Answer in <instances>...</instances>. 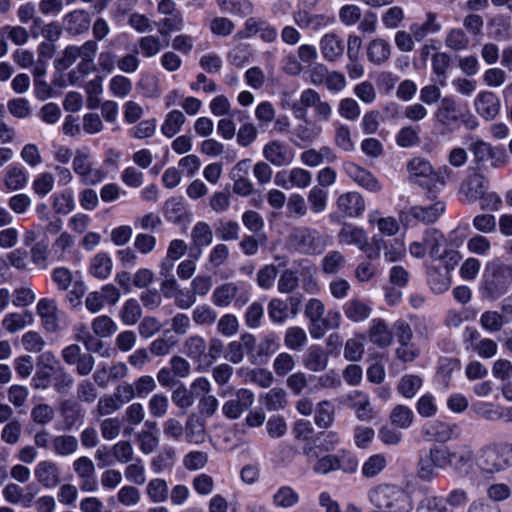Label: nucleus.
<instances>
[{"instance_id":"obj_58","label":"nucleus","mask_w":512,"mask_h":512,"mask_svg":"<svg viewBox=\"0 0 512 512\" xmlns=\"http://www.w3.org/2000/svg\"><path fill=\"white\" fill-rule=\"evenodd\" d=\"M365 336L358 334L348 339L344 348V357L352 362L359 361L364 353Z\"/></svg>"},{"instance_id":"obj_37","label":"nucleus","mask_w":512,"mask_h":512,"mask_svg":"<svg viewBox=\"0 0 512 512\" xmlns=\"http://www.w3.org/2000/svg\"><path fill=\"white\" fill-rule=\"evenodd\" d=\"M335 420V407L329 400L320 401L314 410V422L316 426L327 429Z\"/></svg>"},{"instance_id":"obj_49","label":"nucleus","mask_w":512,"mask_h":512,"mask_svg":"<svg viewBox=\"0 0 512 512\" xmlns=\"http://www.w3.org/2000/svg\"><path fill=\"white\" fill-rule=\"evenodd\" d=\"M60 414L64 420L65 430H71L83 417L80 406L71 400H66L61 404Z\"/></svg>"},{"instance_id":"obj_21","label":"nucleus","mask_w":512,"mask_h":512,"mask_svg":"<svg viewBox=\"0 0 512 512\" xmlns=\"http://www.w3.org/2000/svg\"><path fill=\"white\" fill-rule=\"evenodd\" d=\"M34 476L43 487L52 489L61 483L60 470L52 460L40 461L34 469Z\"/></svg>"},{"instance_id":"obj_13","label":"nucleus","mask_w":512,"mask_h":512,"mask_svg":"<svg viewBox=\"0 0 512 512\" xmlns=\"http://www.w3.org/2000/svg\"><path fill=\"white\" fill-rule=\"evenodd\" d=\"M259 34L260 38L267 42L272 43L276 41L278 32L277 29L269 24L266 20L250 17L245 21L244 29L237 33L239 38H250Z\"/></svg>"},{"instance_id":"obj_24","label":"nucleus","mask_w":512,"mask_h":512,"mask_svg":"<svg viewBox=\"0 0 512 512\" xmlns=\"http://www.w3.org/2000/svg\"><path fill=\"white\" fill-rule=\"evenodd\" d=\"M303 121L293 129V135L296 137L294 143L300 145H310L316 139L320 137L323 132L321 124L312 121L306 116V119H300Z\"/></svg>"},{"instance_id":"obj_7","label":"nucleus","mask_w":512,"mask_h":512,"mask_svg":"<svg viewBox=\"0 0 512 512\" xmlns=\"http://www.w3.org/2000/svg\"><path fill=\"white\" fill-rule=\"evenodd\" d=\"M450 467L449 447L433 446L420 457L417 464V476L419 479L431 482L437 476V469Z\"/></svg>"},{"instance_id":"obj_1","label":"nucleus","mask_w":512,"mask_h":512,"mask_svg":"<svg viewBox=\"0 0 512 512\" xmlns=\"http://www.w3.org/2000/svg\"><path fill=\"white\" fill-rule=\"evenodd\" d=\"M475 464L481 474L493 476L512 467V443L490 442L477 451Z\"/></svg>"},{"instance_id":"obj_32","label":"nucleus","mask_w":512,"mask_h":512,"mask_svg":"<svg viewBox=\"0 0 512 512\" xmlns=\"http://www.w3.org/2000/svg\"><path fill=\"white\" fill-rule=\"evenodd\" d=\"M66 31L71 35H79L90 27V17L84 10H74L63 18Z\"/></svg>"},{"instance_id":"obj_48","label":"nucleus","mask_w":512,"mask_h":512,"mask_svg":"<svg viewBox=\"0 0 512 512\" xmlns=\"http://www.w3.org/2000/svg\"><path fill=\"white\" fill-rule=\"evenodd\" d=\"M268 316L274 324H283L290 317L287 301L280 298H272L267 306Z\"/></svg>"},{"instance_id":"obj_57","label":"nucleus","mask_w":512,"mask_h":512,"mask_svg":"<svg viewBox=\"0 0 512 512\" xmlns=\"http://www.w3.org/2000/svg\"><path fill=\"white\" fill-rule=\"evenodd\" d=\"M420 143V128L415 126L402 127L396 135V144L402 148H409Z\"/></svg>"},{"instance_id":"obj_51","label":"nucleus","mask_w":512,"mask_h":512,"mask_svg":"<svg viewBox=\"0 0 512 512\" xmlns=\"http://www.w3.org/2000/svg\"><path fill=\"white\" fill-rule=\"evenodd\" d=\"M121 408V403L117 401L113 394H104L101 396L95 408L92 410V415L96 418H102L118 411Z\"/></svg>"},{"instance_id":"obj_4","label":"nucleus","mask_w":512,"mask_h":512,"mask_svg":"<svg viewBox=\"0 0 512 512\" xmlns=\"http://www.w3.org/2000/svg\"><path fill=\"white\" fill-rule=\"evenodd\" d=\"M290 108L296 119H306L308 109L311 108L313 110L312 121L318 124L330 121L333 114L331 104L322 100L320 94L312 88L303 90L299 99L293 102Z\"/></svg>"},{"instance_id":"obj_26","label":"nucleus","mask_w":512,"mask_h":512,"mask_svg":"<svg viewBox=\"0 0 512 512\" xmlns=\"http://www.w3.org/2000/svg\"><path fill=\"white\" fill-rule=\"evenodd\" d=\"M367 333L370 342L380 348H387L392 344L393 333L382 318L372 319Z\"/></svg>"},{"instance_id":"obj_39","label":"nucleus","mask_w":512,"mask_h":512,"mask_svg":"<svg viewBox=\"0 0 512 512\" xmlns=\"http://www.w3.org/2000/svg\"><path fill=\"white\" fill-rule=\"evenodd\" d=\"M486 189L484 177L480 174H474L462 184L461 192L468 201L473 202L482 197Z\"/></svg>"},{"instance_id":"obj_46","label":"nucleus","mask_w":512,"mask_h":512,"mask_svg":"<svg viewBox=\"0 0 512 512\" xmlns=\"http://www.w3.org/2000/svg\"><path fill=\"white\" fill-rule=\"evenodd\" d=\"M184 25V18L180 10L165 16L156 23L158 32L162 36L169 35L172 32L181 31L184 28Z\"/></svg>"},{"instance_id":"obj_16","label":"nucleus","mask_w":512,"mask_h":512,"mask_svg":"<svg viewBox=\"0 0 512 512\" xmlns=\"http://www.w3.org/2000/svg\"><path fill=\"white\" fill-rule=\"evenodd\" d=\"M303 454L307 457L308 462H313V471L316 474L325 475L331 471L338 470V456L335 454H326L322 457L319 455L317 446L306 445L303 447Z\"/></svg>"},{"instance_id":"obj_28","label":"nucleus","mask_w":512,"mask_h":512,"mask_svg":"<svg viewBox=\"0 0 512 512\" xmlns=\"http://www.w3.org/2000/svg\"><path fill=\"white\" fill-rule=\"evenodd\" d=\"M436 120L443 126L449 127L458 122L459 109L456 100L452 96H445L441 99L436 111Z\"/></svg>"},{"instance_id":"obj_18","label":"nucleus","mask_w":512,"mask_h":512,"mask_svg":"<svg viewBox=\"0 0 512 512\" xmlns=\"http://www.w3.org/2000/svg\"><path fill=\"white\" fill-rule=\"evenodd\" d=\"M254 399L255 396L252 391L245 388L238 389L235 393V399L224 403L222 412L229 419H237L253 405Z\"/></svg>"},{"instance_id":"obj_44","label":"nucleus","mask_w":512,"mask_h":512,"mask_svg":"<svg viewBox=\"0 0 512 512\" xmlns=\"http://www.w3.org/2000/svg\"><path fill=\"white\" fill-rule=\"evenodd\" d=\"M185 116L180 110H172L166 114L161 125V132L164 136L172 138L182 129L185 123Z\"/></svg>"},{"instance_id":"obj_56","label":"nucleus","mask_w":512,"mask_h":512,"mask_svg":"<svg viewBox=\"0 0 512 512\" xmlns=\"http://www.w3.org/2000/svg\"><path fill=\"white\" fill-rule=\"evenodd\" d=\"M175 461V450L164 448L151 460V469L155 474H160L166 469L172 468Z\"/></svg>"},{"instance_id":"obj_33","label":"nucleus","mask_w":512,"mask_h":512,"mask_svg":"<svg viewBox=\"0 0 512 512\" xmlns=\"http://www.w3.org/2000/svg\"><path fill=\"white\" fill-rule=\"evenodd\" d=\"M409 29L415 40L420 42L429 34L438 33L442 29V25L437 21L436 14L429 12L423 23H413Z\"/></svg>"},{"instance_id":"obj_10","label":"nucleus","mask_w":512,"mask_h":512,"mask_svg":"<svg viewBox=\"0 0 512 512\" xmlns=\"http://www.w3.org/2000/svg\"><path fill=\"white\" fill-rule=\"evenodd\" d=\"M338 241L344 245H354L366 253L368 259H375L380 254V246L375 241V248L372 249L368 244V236L364 229L345 223L338 233Z\"/></svg>"},{"instance_id":"obj_12","label":"nucleus","mask_w":512,"mask_h":512,"mask_svg":"<svg viewBox=\"0 0 512 512\" xmlns=\"http://www.w3.org/2000/svg\"><path fill=\"white\" fill-rule=\"evenodd\" d=\"M346 403L354 411L356 418L362 422H370L377 415L370 396L361 390H354L347 394Z\"/></svg>"},{"instance_id":"obj_38","label":"nucleus","mask_w":512,"mask_h":512,"mask_svg":"<svg viewBox=\"0 0 512 512\" xmlns=\"http://www.w3.org/2000/svg\"><path fill=\"white\" fill-rule=\"evenodd\" d=\"M78 447V440L73 435H56L52 439V451L60 457H67L74 454L78 450Z\"/></svg>"},{"instance_id":"obj_52","label":"nucleus","mask_w":512,"mask_h":512,"mask_svg":"<svg viewBox=\"0 0 512 512\" xmlns=\"http://www.w3.org/2000/svg\"><path fill=\"white\" fill-rule=\"evenodd\" d=\"M417 512H452L445 499L438 495H426L416 508Z\"/></svg>"},{"instance_id":"obj_64","label":"nucleus","mask_w":512,"mask_h":512,"mask_svg":"<svg viewBox=\"0 0 512 512\" xmlns=\"http://www.w3.org/2000/svg\"><path fill=\"white\" fill-rule=\"evenodd\" d=\"M328 193L319 186L312 187L307 195L310 209L313 213H322L327 206Z\"/></svg>"},{"instance_id":"obj_14","label":"nucleus","mask_w":512,"mask_h":512,"mask_svg":"<svg viewBox=\"0 0 512 512\" xmlns=\"http://www.w3.org/2000/svg\"><path fill=\"white\" fill-rule=\"evenodd\" d=\"M239 287L234 282H226L217 286L212 293L211 300L212 303L219 308L228 307L233 301H235V305L242 307L248 301V296L240 295Z\"/></svg>"},{"instance_id":"obj_22","label":"nucleus","mask_w":512,"mask_h":512,"mask_svg":"<svg viewBox=\"0 0 512 512\" xmlns=\"http://www.w3.org/2000/svg\"><path fill=\"white\" fill-rule=\"evenodd\" d=\"M456 429V424H449L442 421H430L424 424L421 429V434L428 441L446 443L452 439Z\"/></svg>"},{"instance_id":"obj_9","label":"nucleus","mask_w":512,"mask_h":512,"mask_svg":"<svg viewBox=\"0 0 512 512\" xmlns=\"http://www.w3.org/2000/svg\"><path fill=\"white\" fill-rule=\"evenodd\" d=\"M72 169L84 185H97L105 179L103 170L94 167L89 148L83 147L75 151Z\"/></svg>"},{"instance_id":"obj_54","label":"nucleus","mask_w":512,"mask_h":512,"mask_svg":"<svg viewBox=\"0 0 512 512\" xmlns=\"http://www.w3.org/2000/svg\"><path fill=\"white\" fill-rule=\"evenodd\" d=\"M125 479L137 486H141L146 482V468L143 461L138 458L133 463H129L124 469Z\"/></svg>"},{"instance_id":"obj_5","label":"nucleus","mask_w":512,"mask_h":512,"mask_svg":"<svg viewBox=\"0 0 512 512\" xmlns=\"http://www.w3.org/2000/svg\"><path fill=\"white\" fill-rule=\"evenodd\" d=\"M511 284L512 265L501 263L487 269L481 289L486 298L493 300L504 295Z\"/></svg>"},{"instance_id":"obj_63","label":"nucleus","mask_w":512,"mask_h":512,"mask_svg":"<svg viewBox=\"0 0 512 512\" xmlns=\"http://www.w3.org/2000/svg\"><path fill=\"white\" fill-rule=\"evenodd\" d=\"M157 127V120L155 118H150L146 120H142L132 128L128 130L129 135L132 138L142 140L151 138L155 132Z\"/></svg>"},{"instance_id":"obj_41","label":"nucleus","mask_w":512,"mask_h":512,"mask_svg":"<svg viewBox=\"0 0 512 512\" xmlns=\"http://www.w3.org/2000/svg\"><path fill=\"white\" fill-rule=\"evenodd\" d=\"M273 504L276 507L288 509L296 506L300 501V496L291 486H281L272 497Z\"/></svg>"},{"instance_id":"obj_27","label":"nucleus","mask_w":512,"mask_h":512,"mask_svg":"<svg viewBox=\"0 0 512 512\" xmlns=\"http://www.w3.org/2000/svg\"><path fill=\"white\" fill-rule=\"evenodd\" d=\"M392 47L386 39L377 37L372 39L366 47L367 59L374 65L386 63L391 56Z\"/></svg>"},{"instance_id":"obj_47","label":"nucleus","mask_w":512,"mask_h":512,"mask_svg":"<svg viewBox=\"0 0 512 512\" xmlns=\"http://www.w3.org/2000/svg\"><path fill=\"white\" fill-rule=\"evenodd\" d=\"M218 313L209 304H200L192 311V320L198 326L210 327L217 321Z\"/></svg>"},{"instance_id":"obj_25","label":"nucleus","mask_w":512,"mask_h":512,"mask_svg":"<svg viewBox=\"0 0 512 512\" xmlns=\"http://www.w3.org/2000/svg\"><path fill=\"white\" fill-rule=\"evenodd\" d=\"M336 203L339 211L346 217H358L365 210V201L357 192L341 194Z\"/></svg>"},{"instance_id":"obj_62","label":"nucleus","mask_w":512,"mask_h":512,"mask_svg":"<svg viewBox=\"0 0 512 512\" xmlns=\"http://www.w3.org/2000/svg\"><path fill=\"white\" fill-rule=\"evenodd\" d=\"M185 215V205L181 198H170L164 205V216L173 223H179Z\"/></svg>"},{"instance_id":"obj_17","label":"nucleus","mask_w":512,"mask_h":512,"mask_svg":"<svg viewBox=\"0 0 512 512\" xmlns=\"http://www.w3.org/2000/svg\"><path fill=\"white\" fill-rule=\"evenodd\" d=\"M263 157L267 163L275 167L287 166L293 161L292 151L285 143L279 140H271L264 145Z\"/></svg>"},{"instance_id":"obj_15","label":"nucleus","mask_w":512,"mask_h":512,"mask_svg":"<svg viewBox=\"0 0 512 512\" xmlns=\"http://www.w3.org/2000/svg\"><path fill=\"white\" fill-rule=\"evenodd\" d=\"M207 343L202 336H189L183 343V352L197 364V371H206L209 363H206Z\"/></svg>"},{"instance_id":"obj_8","label":"nucleus","mask_w":512,"mask_h":512,"mask_svg":"<svg viewBox=\"0 0 512 512\" xmlns=\"http://www.w3.org/2000/svg\"><path fill=\"white\" fill-rule=\"evenodd\" d=\"M289 239L297 251L306 255H316L324 251L326 241L321 234L309 227H295L291 230Z\"/></svg>"},{"instance_id":"obj_31","label":"nucleus","mask_w":512,"mask_h":512,"mask_svg":"<svg viewBox=\"0 0 512 512\" xmlns=\"http://www.w3.org/2000/svg\"><path fill=\"white\" fill-rule=\"evenodd\" d=\"M328 360V354L322 347L312 345L304 355L303 365L311 372H322L327 368Z\"/></svg>"},{"instance_id":"obj_55","label":"nucleus","mask_w":512,"mask_h":512,"mask_svg":"<svg viewBox=\"0 0 512 512\" xmlns=\"http://www.w3.org/2000/svg\"><path fill=\"white\" fill-rule=\"evenodd\" d=\"M91 328L95 335L101 338L110 337L118 330L117 324L107 315L94 318L91 323Z\"/></svg>"},{"instance_id":"obj_50","label":"nucleus","mask_w":512,"mask_h":512,"mask_svg":"<svg viewBox=\"0 0 512 512\" xmlns=\"http://www.w3.org/2000/svg\"><path fill=\"white\" fill-rule=\"evenodd\" d=\"M219 8L224 13H230L245 17L252 13L253 6L248 0H216Z\"/></svg>"},{"instance_id":"obj_40","label":"nucleus","mask_w":512,"mask_h":512,"mask_svg":"<svg viewBox=\"0 0 512 512\" xmlns=\"http://www.w3.org/2000/svg\"><path fill=\"white\" fill-rule=\"evenodd\" d=\"M451 57L448 53L438 51L432 54L431 66L433 73L438 77V84L440 86L446 85L447 73L450 68Z\"/></svg>"},{"instance_id":"obj_23","label":"nucleus","mask_w":512,"mask_h":512,"mask_svg":"<svg viewBox=\"0 0 512 512\" xmlns=\"http://www.w3.org/2000/svg\"><path fill=\"white\" fill-rule=\"evenodd\" d=\"M320 52L325 61L339 60L345 51L342 38L334 32L324 34L319 41Z\"/></svg>"},{"instance_id":"obj_6","label":"nucleus","mask_w":512,"mask_h":512,"mask_svg":"<svg viewBox=\"0 0 512 512\" xmlns=\"http://www.w3.org/2000/svg\"><path fill=\"white\" fill-rule=\"evenodd\" d=\"M445 242V237L439 230L429 228L425 230L421 240L410 244L409 252L411 256L418 259L429 255L432 260H441L447 253Z\"/></svg>"},{"instance_id":"obj_3","label":"nucleus","mask_w":512,"mask_h":512,"mask_svg":"<svg viewBox=\"0 0 512 512\" xmlns=\"http://www.w3.org/2000/svg\"><path fill=\"white\" fill-rule=\"evenodd\" d=\"M304 315L309 322V333L314 339H321L328 330L337 329L341 322V315L338 311L330 310L325 316V305L317 298L307 301Z\"/></svg>"},{"instance_id":"obj_61","label":"nucleus","mask_w":512,"mask_h":512,"mask_svg":"<svg viewBox=\"0 0 512 512\" xmlns=\"http://www.w3.org/2000/svg\"><path fill=\"white\" fill-rule=\"evenodd\" d=\"M345 264V256L340 251L333 250L323 257L322 270L325 274H336Z\"/></svg>"},{"instance_id":"obj_29","label":"nucleus","mask_w":512,"mask_h":512,"mask_svg":"<svg viewBox=\"0 0 512 512\" xmlns=\"http://www.w3.org/2000/svg\"><path fill=\"white\" fill-rule=\"evenodd\" d=\"M343 312L347 319L359 323L366 321L370 317L372 307L367 301L355 297L344 303Z\"/></svg>"},{"instance_id":"obj_60","label":"nucleus","mask_w":512,"mask_h":512,"mask_svg":"<svg viewBox=\"0 0 512 512\" xmlns=\"http://www.w3.org/2000/svg\"><path fill=\"white\" fill-rule=\"evenodd\" d=\"M191 239L196 246H209L213 240V232L209 224L197 222L191 231Z\"/></svg>"},{"instance_id":"obj_43","label":"nucleus","mask_w":512,"mask_h":512,"mask_svg":"<svg viewBox=\"0 0 512 512\" xmlns=\"http://www.w3.org/2000/svg\"><path fill=\"white\" fill-rule=\"evenodd\" d=\"M33 316L30 312H15L5 315L2 320V325L6 331L16 333L26 326L32 324Z\"/></svg>"},{"instance_id":"obj_53","label":"nucleus","mask_w":512,"mask_h":512,"mask_svg":"<svg viewBox=\"0 0 512 512\" xmlns=\"http://www.w3.org/2000/svg\"><path fill=\"white\" fill-rule=\"evenodd\" d=\"M422 379L418 375L406 374L401 377L397 391L405 398H413L422 386Z\"/></svg>"},{"instance_id":"obj_45","label":"nucleus","mask_w":512,"mask_h":512,"mask_svg":"<svg viewBox=\"0 0 512 512\" xmlns=\"http://www.w3.org/2000/svg\"><path fill=\"white\" fill-rule=\"evenodd\" d=\"M308 342L306 331L299 326H291L284 334V345L292 351H300Z\"/></svg>"},{"instance_id":"obj_36","label":"nucleus","mask_w":512,"mask_h":512,"mask_svg":"<svg viewBox=\"0 0 512 512\" xmlns=\"http://www.w3.org/2000/svg\"><path fill=\"white\" fill-rule=\"evenodd\" d=\"M113 262L107 253L100 252L92 257L89 271L97 279L104 280L112 272Z\"/></svg>"},{"instance_id":"obj_11","label":"nucleus","mask_w":512,"mask_h":512,"mask_svg":"<svg viewBox=\"0 0 512 512\" xmlns=\"http://www.w3.org/2000/svg\"><path fill=\"white\" fill-rule=\"evenodd\" d=\"M36 314L41 325L48 333H57L62 330L59 310L55 299L41 298L36 305Z\"/></svg>"},{"instance_id":"obj_35","label":"nucleus","mask_w":512,"mask_h":512,"mask_svg":"<svg viewBox=\"0 0 512 512\" xmlns=\"http://www.w3.org/2000/svg\"><path fill=\"white\" fill-rule=\"evenodd\" d=\"M444 44L451 51H465L470 46V37L462 28H451L445 35Z\"/></svg>"},{"instance_id":"obj_30","label":"nucleus","mask_w":512,"mask_h":512,"mask_svg":"<svg viewBox=\"0 0 512 512\" xmlns=\"http://www.w3.org/2000/svg\"><path fill=\"white\" fill-rule=\"evenodd\" d=\"M445 211V204L436 201L428 205H415L409 210V214L424 223H434Z\"/></svg>"},{"instance_id":"obj_19","label":"nucleus","mask_w":512,"mask_h":512,"mask_svg":"<svg viewBox=\"0 0 512 512\" xmlns=\"http://www.w3.org/2000/svg\"><path fill=\"white\" fill-rule=\"evenodd\" d=\"M474 107L483 119L493 120L499 114L501 104L494 92L481 91L475 97Z\"/></svg>"},{"instance_id":"obj_2","label":"nucleus","mask_w":512,"mask_h":512,"mask_svg":"<svg viewBox=\"0 0 512 512\" xmlns=\"http://www.w3.org/2000/svg\"><path fill=\"white\" fill-rule=\"evenodd\" d=\"M370 503L383 512H411L413 500L408 491L393 484H381L368 493Z\"/></svg>"},{"instance_id":"obj_20","label":"nucleus","mask_w":512,"mask_h":512,"mask_svg":"<svg viewBox=\"0 0 512 512\" xmlns=\"http://www.w3.org/2000/svg\"><path fill=\"white\" fill-rule=\"evenodd\" d=\"M344 171L359 186L374 193L381 191L379 181L370 171L353 162H345Z\"/></svg>"},{"instance_id":"obj_59","label":"nucleus","mask_w":512,"mask_h":512,"mask_svg":"<svg viewBox=\"0 0 512 512\" xmlns=\"http://www.w3.org/2000/svg\"><path fill=\"white\" fill-rule=\"evenodd\" d=\"M142 316V309L136 299H128L120 311V318L126 325H134Z\"/></svg>"},{"instance_id":"obj_34","label":"nucleus","mask_w":512,"mask_h":512,"mask_svg":"<svg viewBox=\"0 0 512 512\" xmlns=\"http://www.w3.org/2000/svg\"><path fill=\"white\" fill-rule=\"evenodd\" d=\"M145 494L151 503L166 502L169 497L168 482L163 478H152L146 485Z\"/></svg>"},{"instance_id":"obj_42","label":"nucleus","mask_w":512,"mask_h":512,"mask_svg":"<svg viewBox=\"0 0 512 512\" xmlns=\"http://www.w3.org/2000/svg\"><path fill=\"white\" fill-rule=\"evenodd\" d=\"M450 467L454 472L459 473L461 469L470 464L473 458V449L470 445H460L457 449L449 448Z\"/></svg>"}]
</instances>
